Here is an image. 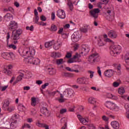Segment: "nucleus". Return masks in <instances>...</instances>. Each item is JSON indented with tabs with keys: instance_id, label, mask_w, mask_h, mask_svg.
Listing matches in <instances>:
<instances>
[{
	"instance_id": "obj_50",
	"label": "nucleus",
	"mask_w": 129,
	"mask_h": 129,
	"mask_svg": "<svg viewBox=\"0 0 129 129\" xmlns=\"http://www.w3.org/2000/svg\"><path fill=\"white\" fill-rule=\"evenodd\" d=\"M26 77L25 78H26L27 79H29V78H31V77H32V74H31V73H28L26 75Z\"/></svg>"
},
{
	"instance_id": "obj_18",
	"label": "nucleus",
	"mask_w": 129,
	"mask_h": 129,
	"mask_svg": "<svg viewBox=\"0 0 129 129\" xmlns=\"http://www.w3.org/2000/svg\"><path fill=\"white\" fill-rule=\"evenodd\" d=\"M19 73L20 75L17 77V81H21L23 79V77L25 76V72L24 71H20Z\"/></svg>"
},
{
	"instance_id": "obj_41",
	"label": "nucleus",
	"mask_w": 129,
	"mask_h": 129,
	"mask_svg": "<svg viewBox=\"0 0 129 129\" xmlns=\"http://www.w3.org/2000/svg\"><path fill=\"white\" fill-rule=\"evenodd\" d=\"M80 31L82 33H87V32L88 31V28H80Z\"/></svg>"
},
{
	"instance_id": "obj_59",
	"label": "nucleus",
	"mask_w": 129,
	"mask_h": 129,
	"mask_svg": "<svg viewBox=\"0 0 129 129\" xmlns=\"http://www.w3.org/2000/svg\"><path fill=\"white\" fill-rule=\"evenodd\" d=\"M51 20L52 21H54L55 20V13L52 12L51 14Z\"/></svg>"
},
{
	"instance_id": "obj_13",
	"label": "nucleus",
	"mask_w": 129,
	"mask_h": 129,
	"mask_svg": "<svg viewBox=\"0 0 129 129\" xmlns=\"http://www.w3.org/2000/svg\"><path fill=\"white\" fill-rule=\"evenodd\" d=\"M86 80H88V78H79L77 80V83L79 84H87L86 82Z\"/></svg>"
},
{
	"instance_id": "obj_10",
	"label": "nucleus",
	"mask_w": 129,
	"mask_h": 129,
	"mask_svg": "<svg viewBox=\"0 0 129 129\" xmlns=\"http://www.w3.org/2000/svg\"><path fill=\"white\" fill-rule=\"evenodd\" d=\"M79 33L78 32H75L72 35V40L73 42L74 43H76V42H78L79 41Z\"/></svg>"
},
{
	"instance_id": "obj_3",
	"label": "nucleus",
	"mask_w": 129,
	"mask_h": 129,
	"mask_svg": "<svg viewBox=\"0 0 129 129\" xmlns=\"http://www.w3.org/2000/svg\"><path fill=\"white\" fill-rule=\"evenodd\" d=\"M110 48L111 51L110 53L112 56L115 57L117 54H119L120 53L121 49L119 45H112Z\"/></svg>"
},
{
	"instance_id": "obj_61",
	"label": "nucleus",
	"mask_w": 129,
	"mask_h": 129,
	"mask_svg": "<svg viewBox=\"0 0 129 129\" xmlns=\"http://www.w3.org/2000/svg\"><path fill=\"white\" fill-rule=\"evenodd\" d=\"M55 57H56V58H59L61 57V54H60V53H55Z\"/></svg>"
},
{
	"instance_id": "obj_63",
	"label": "nucleus",
	"mask_w": 129,
	"mask_h": 129,
	"mask_svg": "<svg viewBox=\"0 0 129 129\" xmlns=\"http://www.w3.org/2000/svg\"><path fill=\"white\" fill-rule=\"evenodd\" d=\"M74 60L73 59V58H70L68 60V63H74Z\"/></svg>"
},
{
	"instance_id": "obj_64",
	"label": "nucleus",
	"mask_w": 129,
	"mask_h": 129,
	"mask_svg": "<svg viewBox=\"0 0 129 129\" xmlns=\"http://www.w3.org/2000/svg\"><path fill=\"white\" fill-rule=\"evenodd\" d=\"M30 87L29 86H25L23 87L24 90H30Z\"/></svg>"
},
{
	"instance_id": "obj_20",
	"label": "nucleus",
	"mask_w": 129,
	"mask_h": 129,
	"mask_svg": "<svg viewBox=\"0 0 129 129\" xmlns=\"http://www.w3.org/2000/svg\"><path fill=\"white\" fill-rule=\"evenodd\" d=\"M90 49H89V47H83L82 49V51L80 52V54H84V55H86L87 54H88V53L89 52V50Z\"/></svg>"
},
{
	"instance_id": "obj_16",
	"label": "nucleus",
	"mask_w": 129,
	"mask_h": 129,
	"mask_svg": "<svg viewBox=\"0 0 129 129\" xmlns=\"http://www.w3.org/2000/svg\"><path fill=\"white\" fill-rule=\"evenodd\" d=\"M104 75L106 77H111L113 75V72L112 70H107L104 72Z\"/></svg>"
},
{
	"instance_id": "obj_23",
	"label": "nucleus",
	"mask_w": 129,
	"mask_h": 129,
	"mask_svg": "<svg viewBox=\"0 0 129 129\" xmlns=\"http://www.w3.org/2000/svg\"><path fill=\"white\" fill-rule=\"evenodd\" d=\"M19 52L21 55H22V56H27L28 54H29V49L28 48H25L22 51V52L20 51V50H19Z\"/></svg>"
},
{
	"instance_id": "obj_4",
	"label": "nucleus",
	"mask_w": 129,
	"mask_h": 129,
	"mask_svg": "<svg viewBox=\"0 0 129 129\" xmlns=\"http://www.w3.org/2000/svg\"><path fill=\"white\" fill-rule=\"evenodd\" d=\"M98 54L97 53H93L89 56L88 61L91 64H94L96 62L99 61V57L98 56Z\"/></svg>"
},
{
	"instance_id": "obj_11",
	"label": "nucleus",
	"mask_w": 129,
	"mask_h": 129,
	"mask_svg": "<svg viewBox=\"0 0 129 129\" xmlns=\"http://www.w3.org/2000/svg\"><path fill=\"white\" fill-rule=\"evenodd\" d=\"M40 112L42 113V114L45 116H49L50 115V113H49V110L47 108L44 107H42L41 108Z\"/></svg>"
},
{
	"instance_id": "obj_32",
	"label": "nucleus",
	"mask_w": 129,
	"mask_h": 129,
	"mask_svg": "<svg viewBox=\"0 0 129 129\" xmlns=\"http://www.w3.org/2000/svg\"><path fill=\"white\" fill-rule=\"evenodd\" d=\"M40 62V59H39V58H34L33 59V61L32 62V64H33V65H38V64H39Z\"/></svg>"
},
{
	"instance_id": "obj_2",
	"label": "nucleus",
	"mask_w": 129,
	"mask_h": 129,
	"mask_svg": "<svg viewBox=\"0 0 129 129\" xmlns=\"http://www.w3.org/2000/svg\"><path fill=\"white\" fill-rule=\"evenodd\" d=\"M105 106L110 109L111 110H114V111H118L119 110V107L115 104V103L107 101L105 104Z\"/></svg>"
},
{
	"instance_id": "obj_42",
	"label": "nucleus",
	"mask_w": 129,
	"mask_h": 129,
	"mask_svg": "<svg viewBox=\"0 0 129 129\" xmlns=\"http://www.w3.org/2000/svg\"><path fill=\"white\" fill-rule=\"evenodd\" d=\"M39 20H40V18H39V16H35L34 19V23L35 24H39Z\"/></svg>"
},
{
	"instance_id": "obj_43",
	"label": "nucleus",
	"mask_w": 129,
	"mask_h": 129,
	"mask_svg": "<svg viewBox=\"0 0 129 129\" xmlns=\"http://www.w3.org/2000/svg\"><path fill=\"white\" fill-rule=\"evenodd\" d=\"M9 47L10 48V49H13V50H16V49H17V46L14 44L9 45Z\"/></svg>"
},
{
	"instance_id": "obj_60",
	"label": "nucleus",
	"mask_w": 129,
	"mask_h": 129,
	"mask_svg": "<svg viewBox=\"0 0 129 129\" xmlns=\"http://www.w3.org/2000/svg\"><path fill=\"white\" fill-rule=\"evenodd\" d=\"M38 25H40V26H46L47 23H44L43 22H39Z\"/></svg>"
},
{
	"instance_id": "obj_48",
	"label": "nucleus",
	"mask_w": 129,
	"mask_h": 129,
	"mask_svg": "<svg viewBox=\"0 0 129 129\" xmlns=\"http://www.w3.org/2000/svg\"><path fill=\"white\" fill-rule=\"evenodd\" d=\"M40 20L41 21H42V22H45V21H46L47 20V18H46V17H45V16L42 15L40 17Z\"/></svg>"
},
{
	"instance_id": "obj_17",
	"label": "nucleus",
	"mask_w": 129,
	"mask_h": 129,
	"mask_svg": "<svg viewBox=\"0 0 129 129\" xmlns=\"http://www.w3.org/2000/svg\"><path fill=\"white\" fill-rule=\"evenodd\" d=\"M5 20L7 21V22H10L11 20H13V16L12 14L10 13H7L5 16H4Z\"/></svg>"
},
{
	"instance_id": "obj_31",
	"label": "nucleus",
	"mask_w": 129,
	"mask_h": 129,
	"mask_svg": "<svg viewBox=\"0 0 129 129\" xmlns=\"http://www.w3.org/2000/svg\"><path fill=\"white\" fill-rule=\"evenodd\" d=\"M66 69L68 71H70V72H76V73H78L79 72V71L78 70H74L69 67H66Z\"/></svg>"
},
{
	"instance_id": "obj_25",
	"label": "nucleus",
	"mask_w": 129,
	"mask_h": 129,
	"mask_svg": "<svg viewBox=\"0 0 129 129\" xmlns=\"http://www.w3.org/2000/svg\"><path fill=\"white\" fill-rule=\"evenodd\" d=\"M4 13H6L7 12H11V13H12V14H14V13L15 12V10H14L12 7H9L8 8H5L4 9Z\"/></svg>"
},
{
	"instance_id": "obj_24",
	"label": "nucleus",
	"mask_w": 129,
	"mask_h": 129,
	"mask_svg": "<svg viewBox=\"0 0 129 129\" xmlns=\"http://www.w3.org/2000/svg\"><path fill=\"white\" fill-rule=\"evenodd\" d=\"M48 73L49 75H55L56 74V70L54 69L53 68H48Z\"/></svg>"
},
{
	"instance_id": "obj_38",
	"label": "nucleus",
	"mask_w": 129,
	"mask_h": 129,
	"mask_svg": "<svg viewBox=\"0 0 129 129\" xmlns=\"http://www.w3.org/2000/svg\"><path fill=\"white\" fill-rule=\"evenodd\" d=\"M118 92L119 94L122 95L125 92V91L124 90V88H120L118 89Z\"/></svg>"
},
{
	"instance_id": "obj_7",
	"label": "nucleus",
	"mask_w": 129,
	"mask_h": 129,
	"mask_svg": "<svg viewBox=\"0 0 129 129\" xmlns=\"http://www.w3.org/2000/svg\"><path fill=\"white\" fill-rule=\"evenodd\" d=\"M99 13H100V10L98 8L94 9L90 11L91 17L94 19H97L98 18Z\"/></svg>"
},
{
	"instance_id": "obj_49",
	"label": "nucleus",
	"mask_w": 129,
	"mask_h": 129,
	"mask_svg": "<svg viewBox=\"0 0 129 129\" xmlns=\"http://www.w3.org/2000/svg\"><path fill=\"white\" fill-rule=\"evenodd\" d=\"M108 97H109V98H111L112 99H114V100L117 99V97H115V96L112 95V94H110L109 95Z\"/></svg>"
},
{
	"instance_id": "obj_14",
	"label": "nucleus",
	"mask_w": 129,
	"mask_h": 129,
	"mask_svg": "<svg viewBox=\"0 0 129 129\" xmlns=\"http://www.w3.org/2000/svg\"><path fill=\"white\" fill-rule=\"evenodd\" d=\"M108 36L111 39H116V37H117V34H116V32L113 30H110L108 33Z\"/></svg>"
},
{
	"instance_id": "obj_30",
	"label": "nucleus",
	"mask_w": 129,
	"mask_h": 129,
	"mask_svg": "<svg viewBox=\"0 0 129 129\" xmlns=\"http://www.w3.org/2000/svg\"><path fill=\"white\" fill-rule=\"evenodd\" d=\"M37 103V98L35 97L31 98V105L32 106H36V103Z\"/></svg>"
},
{
	"instance_id": "obj_52",
	"label": "nucleus",
	"mask_w": 129,
	"mask_h": 129,
	"mask_svg": "<svg viewBox=\"0 0 129 129\" xmlns=\"http://www.w3.org/2000/svg\"><path fill=\"white\" fill-rule=\"evenodd\" d=\"M67 112V109H61L60 110V114H63V113H65V112Z\"/></svg>"
},
{
	"instance_id": "obj_15",
	"label": "nucleus",
	"mask_w": 129,
	"mask_h": 129,
	"mask_svg": "<svg viewBox=\"0 0 129 129\" xmlns=\"http://www.w3.org/2000/svg\"><path fill=\"white\" fill-rule=\"evenodd\" d=\"M11 120H12V122L10 124V127L11 128L14 129L16 128L17 127V119L14 118V117L11 118Z\"/></svg>"
},
{
	"instance_id": "obj_51",
	"label": "nucleus",
	"mask_w": 129,
	"mask_h": 129,
	"mask_svg": "<svg viewBox=\"0 0 129 129\" xmlns=\"http://www.w3.org/2000/svg\"><path fill=\"white\" fill-rule=\"evenodd\" d=\"M62 95L63 96H65V97H68V93L67 91V89H66V90L63 91Z\"/></svg>"
},
{
	"instance_id": "obj_9",
	"label": "nucleus",
	"mask_w": 129,
	"mask_h": 129,
	"mask_svg": "<svg viewBox=\"0 0 129 129\" xmlns=\"http://www.w3.org/2000/svg\"><path fill=\"white\" fill-rule=\"evenodd\" d=\"M77 117L83 124H86V122H89V119L88 118L85 119V118L82 117L80 114H78Z\"/></svg>"
},
{
	"instance_id": "obj_46",
	"label": "nucleus",
	"mask_w": 129,
	"mask_h": 129,
	"mask_svg": "<svg viewBox=\"0 0 129 129\" xmlns=\"http://www.w3.org/2000/svg\"><path fill=\"white\" fill-rule=\"evenodd\" d=\"M72 57V54L70 52H68L67 53V55H66L65 58H67L68 59H69Z\"/></svg>"
},
{
	"instance_id": "obj_54",
	"label": "nucleus",
	"mask_w": 129,
	"mask_h": 129,
	"mask_svg": "<svg viewBox=\"0 0 129 129\" xmlns=\"http://www.w3.org/2000/svg\"><path fill=\"white\" fill-rule=\"evenodd\" d=\"M49 86V83H45L44 85H42L41 87L43 89H45L46 86Z\"/></svg>"
},
{
	"instance_id": "obj_29",
	"label": "nucleus",
	"mask_w": 129,
	"mask_h": 129,
	"mask_svg": "<svg viewBox=\"0 0 129 129\" xmlns=\"http://www.w3.org/2000/svg\"><path fill=\"white\" fill-rule=\"evenodd\" d=\"M61 46H62V42H60L57 44H56V43H55V44H53V49H54V50H59V48L61 47Z\"/></svg>"
},
{
	"instance_id": "obj_34",
	"label": "nucleus",
	"mask_w": 129,
	"mask_h": 129,
	"mask_svg": "<svg viewBox=\"0 0 129 129\" xmlns=\"http://www.w3.org/2000/svg\"><path fill=\"white\" fill-rule=\"evenodd\" d=\"M34 58L33 56H29L27 61L29 64H33Z\"/></svg>"
},
{
	"instance_id": "obj_40",
	"label": "nucleus",
	"mask_w": 129,
	"mask_h": 129,
	"mask_svg": "<svg viewBox=\"0 0 129 129\" xmlns=\"http://www.w3.org/2000/svg\"><path fill=\"white\" fill-rule=\"evenodd\" d=\"M109 3V0H101V5H107Z\"/></svg>"
},
{
	"instance_id": "obj_8",
	"label": "nucleus",
	"mask_w": 129,
	"mask_h": 129,
	"mask_svg": "<svg viewBox=\"0 0 129 129\" xmlns=\"http://www.w3.org/2000/svg\"><path fill=\"white\" fill-rule=\"evenodd\" d=\"M56 16H57L59 19H65V18H66L65 11L61 9H59L57 11Z\"/></svg>"
},
{
	"instance_id": "obj_6",
	"label": "nucleus",
	"mask_w": 129,
	"mask_h": 129,
	"mask_svg": "<svg viewBox=\"0 0 129 129\" xmlns=\"http://www.w3.org/2000/svg\"><path fill=\"white\" fill-rule=\"evenodd\" d=\"M8 27L9 31H15L16 29H18V23L15 21H11Z\"/></svg>"
},
{
	"instance_id": "obj_22",
	"label": "nucleus",
	"mask_w": 129,
	"mask_h": 129,
	"mask_svg": "<svg viewBox=\"0 0 129 129\" xmlns=\"http://www.w3.org/2000/svg\"><path fill=\"white\" fill-rule=\"evenodd\" d=\"M53 45H55V41L52 40L48 42H46L45 43L44 46L45 48H49L51 46H53Z\"/></svg>"
},
{
	"instance_id": "obj_28",
	"label": "nucleus",
	"mask_w": 129,
	"mask_h": 129,
	"mask_svg": "<svg viewBox=\"0 0 129 129\" xmlns=\"http://www.w3.org/2000/svg\"><path fill=\"white\" fill-rule=\"evenodd\" d=\"M68 6H69V8L70 11H71V12H72L74 9V7L73 6V3H72V2H71V1H69L68 3Z\"/></svg>"
},
{
	"instance_id": "obj_37",
	"label": "nucleus",
	"mask_w": 129,
	"mask_h": 129,
	"mask_svg": "<svg viewBox=\"0 0 129 129\" xmlns=\"http://www.w3.org/2000/svg\"><path fill=\"white\" fill-rule=\"evenodd\" d=\"M63 76L64 77H73V74L69 73H64Z\"/></svg>"
},
{
	"instance_id": "obj_45",
	"label": "nucleus",
	"mask_w": 129,
	"mask_h": 129,
	"mask_svg": "<svg viewBox=\"0 0 129 129\" xmlns=\"http://www.w3.org/2000/svg\"><path fill=\"white\" fill-rule=\"evenodd\" d=\"M47 93L49 95H50V96H54V95H55V94H56V92H55V91H54V92L48 91Z\"/></svg>"
},
{
	"instance_id": "obj_26",
	"label": "nucleus",
	"mask_w": 129,
	"mask_h": 129,
	"mask_svg": "<svg viewBox=\"0 0 129 129\" xmlns=\"http://www.w3.org/2000/svg\"><path fill=\"white\" fill-rule=\"evenodd\" d=\"M67 91L69 96H72V95H74V91H73V89H67Z\"/></svg>"
},
{
	"instance_id": "obj_1",
	"label": "nucleus",
	"mask_w": 129,
	"mask_h": 129,
	"mask_svg": "<svg viewBox=\"0 0 129 129\" xmlns=\"http://www.w3.org/2000/svg\"><path fill=\"white\" fill-rule=\"evenodd\" d=\"M23 30L19 29L17 30H13L11 36V39L13 44H18V40H20V36L22 35Z\"/></svg>"
},
{
	"instance_id": "obj_19",
	"label": "nucleus",
	"mask_w": 129,
	"mask_h": 129,
	"mask_svg": "<svg viewBox=\"0 0 129 129\" xmlns=\"http://www.w3.org/2000/svg\"><path fill=\"white\" fill-rule=\"evenodd\" d=\"M111 125L115 129L119 128V123L116 121H113L111 122Z\"/></svg>"
},
{
	"instance_id": "obj_36",
	"label": "nucleus",
	"mask_w": 129,
	"mask_h": 129,
	"mask_svg": "<svg viewBox=\"0 0 129 129\" xmlns=\"http://www.w3.org/2000/svg\"><path fill=\"white\" fill-rule=\"evenodd\" d=\"M60 99H58L59 102L62 103L65 102V100H66V99H64V96H63V94H60Z\"/></svg>"
},
{
	"instance_id": "obj_57",
	"label": "nucleus",
	"mask_w": 129,
	"mask_h": 129,
	"mask_svg": "<svg viewBox=\"0 0 129 129\" xmlns=\"http://www.w3.org/2000/svg\"><path fill=\"white\" fill-rule=\"evenodd\" d=\"M97 70L99 75L101 77V70H100V68L99 67H98Z\"/></svg>"
},
{
	"instance_id": "obj_62",
	"label": "nucleus",
	"mask_w": 129,
	"mask_h": 129,
	"mask_svg": "<svg viewBox=\"0 0 129 129\" xmlns=\"http://www.w3.org/2000/svg\"><path fill=\"white\" fill-rule=\"evenodd\" d=\"M102 118L103 120H105V121H107L109 119L108 117H106L105 115L103 116Z\"/></svg>"
},
{
	"instance_id": "obj_44",
	"label": "nucleus",
	"mask_w": 129,
	"mask_h": 129,
	"mask_svg": "<svg viewBox=\"0 0 129 129\" xmlns=\"http://www.w3.org/2000/svg\"><path fill=\"white\" fill-rule=\"evenodd\" d=\"M35 52L36 51L35 50V49H31V51L29 52L31 57H33V56L35 55Z\"/></svg>"
},
{
	"instance_id": "obj_47",
	"label": "nucleus",
	"mask_w": 129,
	"mask_h": 129,
	"mask_svg": "<svg viewBox=\"0 0 129 129\" xmlns=\"http://www.w3.org/2000/svg\"><path fill=\"white\" fill-rule=\"evenodd\" d=\"M26 30H29V31H34V26L31 25L30 27L27 26L26 27Z\"/></svg>"
},
{
	"instance_id": "obj_12",
	"label": "nucleus",
	"mask_w": 129,
	"mask_h": 129,
	"mask_svg": "<svg viewBox=\"0 0 129 129\" xmlns=\"http://www.w3.org/2000/svg\"><path fill=\"white\" fill-rule=\"evenodd\" d=\"M13 68V66L12 65L9 64L6 68V69H4L3 70L4 73L7 74V75H11L12 74V71H10V69Z\"/></svg>"
},
{
	"instance_id": "obj_58",
	"label": "nucleus",
	"mask_w": 129,
	"mask_h": 129,
	"mask_svg": "<svg viewBox=\"0 0 129 129\" xmlns=\"http://www.w3.org/2000/svg\"><path fill=\"white\" fill-rule=\"evenodd\" d=\"M88 73L90 74V78H92V77H93V73H94L91 71H88Z\"/></svg>"
},
{
	"instance_id": "obj_53",
	"label": "nucleus",
	"mask_w": 129,
	"mask_h": 129,
	"mask_svg": "<svg viewBox=\"0 0 129 129\" xmlns=\"http://www.w3.org/2000/svg\"><path fill=\"white\" fill-rule=\"evenodd\" d=\"M113 86H114V87H118V86H119V83L114 82L113 83Z\"/></svg>"
},
{
	"instance_id": "obj_33",
	"label": "nucleus",
	"mask_w": 129,
	"mask_h": 129,
	"mask_svg": "<svg viewBox=\"0 0 129 129\" xmlns=\"http://www.w3.org/2000/svg\"><path fill=\"white\" fill-rule=\"evenodd\" d=\"M57 65H61V64H63V63L65 62L64 61H63L62 58L57 59L56 60Z\"/></svg>"
},
{
	"instance_id": "obj_5",
	"label": "nucleus",
	"mask_w": 129,
	"mask_h": 129,
	"mask_svg": "<svg viewBox=\"0 0 129 129\" xmlns=\"http://www.w3.org/2000/svg\"><path fill=\"white\" fill-rule=\"evenodd\" d=\"M1 56L5 60H10L15 57V55H14L13 52H3L2 53Z\"/></svg>"
},
{
	"instance_id": "obj_55",
	"label": "nucleus",
	"mask_w": 129,
	"mask_h": 129,
	"mask_svg": "<svg viewBox=\"0 0 129 129\" xmlns=\"http://www.w3.org/2000/svg\"><path fill=\"white\" fill-rule=\"evenodd\" d=\"M125 62L126 63V64H128V65H129L128 63H129V54L128 56H125Z\"/></svg>"
},
{
	"instance_id": "obj_27",
	"label": "nucleus",
	"mask_w": 129,
	"mask_h": 129,
	"mask_svg": "<svg viewBox=\"0 0 129 129\" xmlns=\"http://www.w3.org/2000/svg\"><path fill=\"white\" fill-rule=\"evenodd\" d=\"M88 102L89 103H91V104H94V105H95V103H96V101L95 100V99H94V98L90 97L88 99Z\"/></svg>"
},
{
	"instance_id": "obj_39",
	"label": "nucleus",
	"mask_w": 129,
	"mask_h": 129,
	"mask_svg": "<svg viewBox=\"0 0 129 129\" xmlns=\"http://www.w3.org/2000/svg\"><path fill=\"white\" fill-rule=\"evenodd\" d=\"M7 110H8V111H9L10 112H12V111L15 110V107L13 106H11L9 107H7Z\"/></svg>"
},
{
	"instance_id": "obj_21",
	"label": "nucleus",
	"mask_w": 129,
	"mask_h": 129,
	"mask_svg": "<svg viewBox=\"0 0 129 129\" xmlns=\"http://www.w3.org/2000/svg\"><path fill=\"white\" fill-rule=\"evenodd\" d=\"M9 105H10V102L8 100H5L4 101V104L2 106L3 109L4 110H7V108L9 107Z\"/></svg>"
},
{
	"instance_id": "obj_56",
	"label": "nucleus",
	"mask_w": 129,
	"mask_h": 129,
	"mask_svg": "<svg viewBox=\"0 0 129 129\" xmlns=\"http://www.w3.org/2000/svg\"><path fill=\"white\" fill-rule=\"evenodd\" d=\"M88 127L89 129H95V127L92 124H90V125H89Z\"/></svg>"
},
{
	"instance_id": "obj_35",
	"label": "nucleus",
	"mask_w": 129,
	"mask_h": 129,
	"mask_svg": "<svg viewBox=\"0 0 129 129\" xmlns=\"http://www.w3.org/2000/svg\"><path fill=\"white\" fill-rule=\"evenodd\" d=\"M57 26L54 24H52L51 26L50 31L51 32H56L57 31Z\"/></svg>"
}]
</instances>
